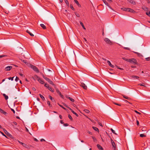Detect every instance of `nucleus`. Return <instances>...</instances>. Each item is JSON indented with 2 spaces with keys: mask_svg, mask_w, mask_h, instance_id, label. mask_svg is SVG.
I'll return each instance as SVG.
<instances>
[{
  "mask_svg": "<svg viewBox=\"0 0 150 150\" xmlns=\"http://www.w3.org/2000/svg\"><path fill=\"white\" fill-rule=\"evenodd\" d=\"M62 104H63L67 108H68L69 109V108H70L66 104H65L64 103H63Z\"/></svg>",
  "mask_w": 150,
  "mask_h": 150,
  "instance_id": "obj_38",
  "label": "nucleus"
},
{
  "mask_svg": "<svg viewBox=\"0 0 150 150\" xmlns=\"http://www.w3.org/2000/svg\"><path fill=\"white\" fill-rule=\"evenodd\" d=\"M4 130L6 134L7 135H8V134H9L6 129Z\"/></svg>",
  "mask_w": 150,
  "mask_h": 150,
  "instance_id": "obj_43",
  "label": "nucleus"
},
{
  "mask_svg": "<svg viewBox=\"0 0 150 150\" xmlns=\"http://www.w3.org/2000/svg\"><path fill=\"white\" fill-rule=\"evenodd\" d=\"M30 67L36 72L37 73L39 72V70L35 66L33 65L32 64H30Z\"/></svg>",
  "mask_w": 150,
  "mask_h": 150,
  "instance_id": "obj_2",
  "label": "nucleus"
},
{
  "mask_svg": "<svg viewBox=\"0 0 150 150\" xmlns=\"http://www.w3.org/2000/svg\"><path fill=\"white\" fill-rule=\"evenodd\" d=\"M142 9L145 11H147L148 10V8L146 7H144L142 8Z\"/></svg>",
  "mask_w": 150,
  "mask_h": 150,
  "instance_id": "obj_30",
  "label": "nucleus"
},
{
  "mask_svg": "<svg viewBox=\"0 0 150 150\" xmlns=\"http://www.w3.org/2000/svg\"><path fill=\"white\" fill-rule=\"evenodd\" d=\"M65 2L68 6H69V2L67 0H65Z\"/></svg>",
  "mask_w": 150,
  "mask_h": 150,
  "instance_id": "obj_34",
  "label": "nucleus"
},
{
  "mask_svg": "<svg viewBox=\"0 0 150 150\" xmlns=\"http://www.w3.org/2000/svg\"><path fill=\"white\" fill-rule=\"evenodd\" d=\"M145 59L146 60V61H149L150 60V57L146 58H145Z\"/></svg>",
  "mask_w": 150,
  "mask_h": 150,
  "instance_id": "obj_44",
  "label": "nucleus"
},
{
  "mask_svg": "<svg viewBox=\"0 0 150 150\" xmlns=\"http://www.w3.org/2000/svg\"><path fill=\"white\" fill-rule=\"evenodd\" d=\"M48 82L50 83V84L52 85H53L54 87H55V85L54 84L53 81H51V80H50V79L48 80Z\"/></svg>",
  "mask_w": 150,
  "mask_h": 150,
  "instance_id": "obj_12",
  "label": "nucleus"
},
{
  "mask_svg": "<svg viewBox=\"0 0 150 150\" xmlns=\"http://www.w3.org/2000/svg\"><path fill=\"white\" fill-rule=\"evenodd\" d=\"M3 95L5 97V99L6 100H7L8 99V97L6 95V94L4 93L3 94Z\"/></svg>",
  "mask_w": 150,
  "mask_h": 150,
  "instance_id": "obj_21",
  "label": "nucleus"
},
{
  "mask_svg": "<svg viewBox=\"0 0 150 150\" xmlns=\"http://www.w3.org/2000/svg\"><path fill=\"white\" fill-rule=\"evenodd\" d=\"M128 11H129L130 12L134 13L135 12V11H134L132 9L129 8V9L128 10Z\"/></svg>",
  "mask_w": 150,
  "mask_h": 150,
  "instance_id": "obj_16",
  "label": "nucleus"
},
{
  "mask_svg": "<svg viewBox=\"0 0 150 150\" xmlns=\"http://www.w3.org/2000/svg\"><path fill=\"white\" fill-rule=\"evenodd\" d=\"M33 78L35 80H37L38 81L40 80V78L38 76L36 75H35L34 76Z\"/></svg>",
  "mask_w": 150,
  "mask_h": 150,
  "instance_id": "obj_6",
  "label": "nucleus"
},
{
  "mask_svg": "<svg viewBox=\"0 0 150 150\" xmlns=\"http://www.w3.org/2000/svg\"><path fill=\"white\" fill-rule=\"evenodd\" d=\"M14 78V77H9L8 79L9 80H11V81H13V80Z\"/></svg>",
  "mask_w": 150,
  "mask_h": 150,
  "instance_id": "obj_39",
  "label": "nucleus"
},
{
  "mask_svg": "<svg viewBox=\"0 0 150 150\" xmlns=\"http://www.w3.org/2000/svg\"><path fill=\"white\" fill-rule=\"evenodd\" d=\"M83 111L86 113H88L90 112L89 110H84Z\"/></svg>",
  "mask_w": 150,
  "mask_h": 150,
  "instance_id": "obj_32",
  "label": "nucleus"
},
{
  "mask_svg": "<svg viewBox=\"0 0 150 150\" xmlns=\"http://www.w3.org/2000/svg\"><path fill=\"white\" fill-rule=\"evenodd\" d=\"M111 141L112 145L113 147L114 150H116V145H115V143L114 142V141L112 139H111Z\"/></svg>",
  "mask_w": 150,
  "mask_h": 150,
  "instance_id": "obj_4",
  "label": "nucleus"
},
{
  "mask_svg": "<svg viewBox=\"0 0 150 150\" xmlns=\"http://www.w3.org/2000/svg\"><path fill=\"white\" fill-rule=\"evenodd\" d=\"M58 105H59L63 109H64V110H66V109L64 107H63V106H62L61 105H60L59 104H58Z\"/></svg>",
  "mask_w": 150,
  "mask_h": 150,
  "instance_id": "obj_52",
  "label": "nucleus"
},
{
  "mask_svg": "<svg viewBox=\"0 0 150 150\" xmlns=\"http://www.w3.org/2000/svg\"><path fill=\"white\" fill-rule=\"evenodd\" d=\"M6 56V55H4V54L1 55H0V58L3 57H4Z\"/></svg>",
  "mask_w": 150,
  "mask_h": 150,
  "instance_id": "obj_47",
  "label": "nucleus"
},
{
  "mask_svg": "<svg viewBox=\"0 0 150 150\" xmlns=\"http://www.w3.org/2000/svg\"><path fill=\"white\" fill-rule=\"evenodd\" d=\"M44 29H45L46 28V27L45 25L43 24H41L40 25Z\"/></svg>",
  "mask_w": 150,
  "mask_h": 150,
  "instance_id": "obj_18",
  "label": "nucleus"
},
{
  "mask_svg": "<svg viewBox=\"0 0 150 150\" xmlns=\"http://www.w3.org/2000/svg\"><path fill=\"white\" fill-rule=\"evenodd\" d=\"M98 124L100 126H103L102 124L100 122H98Z\"/></svg>",
  "mask_w": 150,
  "mask_h": 150,
  "instance_id": "obj_62",
  "label": "nucleus"
},
{
  "mask_svg": "<svg viewBox=\"0 0 150 150\" xmlns=\"http://www.w3.org/2000/svg\"><path fill=\"white\" fill-rule=\"evenodd\" d=\"M64 125L65 126H67L68 125V124L67 123H65L64 124Z\"/></svg>",
  "mask_w": 150,
  "mask_h": 150,
  "instance_id": "obj_59",
  "label": "nucleus"
},
{
  "mask_svg": "<svg viewBox=\"0 0 150 150\" xmlns=\"http://www.w3.org/2000/svg\"><path fill=\"white\" fill-rule=\"evenodd\" d=\"M32 88V90L33 91H35L36 90L35 88H34V87H33V88Z\"/></svg>",
  "mask_w": 150,
  "mask_h": 150,
  "instance_id": "obj_64",
  "label": "nucleus"
},
{
  "mask_svg": "<svg viewBox=\"0 0 150 150\" xmlns=\"http://www.w3.org/2000/svg\"><path fill=\"white\" fill-rule=\"evenodd\" d=\"M56 92L58 93L59 94V95L62 98H63L64 96L61 94V92L58 89H56Z\"/></svg>",
  "mask_w": 150,
  "mask_h": 150,
  "instance_id": "obj_8",
  "label": "nucleus"
},
{
  "mask_svg": "<svg viewBox=\"0 0 150 150\" xmlns=\"http://www.w3.org/2000/svg\"><path fill=\"white\" fill-rule=\"evenodd\" d=\"M47 104L48 105H49V106H50V107H52V105L50 104V101H47Z\"/></svg>",
  "mask_w": 150,
  "mask_h": 150,
  "instance_id": "obj_36",
  "label": "nucleus"
},
{
  "mask_svg": "<svg viewBox=\"0 0 150 150\" xmlns=\"http://www.w3.org/2000/svg\"><path fill=\"white\" fill-rule=\"evenodd\" d=\"M11 110L14 113H15V110L11 108Z\"/></svg>",
  "mask_w": 150,
  "mask_h": 150,
  "instance_id": "obj_63",
  "label": "nucleus"
},
{
  "mask_svg": "<svg viewBox=\"0 0 150 150\" xmlns=\"http://www.w3.org/2000/svg\"><path fill=\"white\" fill-rule=\"evenodd\" d=\"M93 128L94 130L96 131H99L98 129L96 127H93Z\"/></svg>",
  "mask_w": 150,
  "mask_h": 150,
  "instance_id": "obj_24",
  "label": "nucleus"
},
{
  "mask_svg": "<svg viewBox=\"0 0 150 150\" xmlns=\"http://www.w3.org/2000/svg\"><path fill=\"white\" fill-rule=\"evenodd\" d=\"M69 110H70L71 112L74 114H75L77 117H78L79 115L77 114L74 111H73L72 110L71 108H69Z\"/></svg>",
  "mask_w": 150,
  "mask_h": 150,
  "instance_id": "obj_13",
  "label": "nucleus"
},
{
  "mask_svg": "<svg viewBox=\"0 0 150 150\" xmlns=\"http://www.w3.org/2000/svg\"><path fill=\"white\" fill-rule=\"evenodd\" d=\"M116 67H117V68L118 69H121V70H123V69H122L121 68H120L119 67H118L116 66Z\"/></svg>",
  "mask_w": 150,
  "mask_h": 150,
  "instance_id": "obj_60",
  "label": "nucleus"
},
{
  "mask_svg": "<svg viewBox=\"0 0 150 150\" xmlns=\"http://www.w3.org/2000/svg\"><path fill=\"white\" fill-rule=\"evenodd\" d=\"M113 103L114 104H115L116 105H119V106H121V105L120 104H118V103H116L115 102H113Z\"/></svg>",
  "mask_w": 150,
  "mask_h": 150,
  "instance_id": "obj_55",
  "label": "nucleus"
},
{
  "mask_svg": "<svg viewBox=\"0 0 150 150\" xmlns=\"http://www.w3.org/2000/svg\"><path fill=\"white\" fill-rule=\"evenodd\" d=\"M103 2L106 5L108 4V3L106 2L105 0H102Z\"/></svg>",
  "mask_w": 150,
  "mask_h": 150,
  "instance_id": "obj_50",
  "label": "nucleus"
},
{
  "mask_svg": "<svg viewBox=\"0 0 150 150\" xmlns=\"http://www.w3.org/2000/svg\"><path fill=\"white\" fill-rule=\"evenodd\" d=\"M146 14L147 15L150 17V11L149 12H146Z\"/></svg>",
  "mask_w": 150,
  "mask_h": 150,
  "instance_id": "obj_37",
  "label": "nucleus"
},
{
  "mask_svg": "<svg viewBox=\"0 0 150 150\" xmlns=\"http://www.w3.org/2000/svg\"><path fill=\"white\" fill-rule=\"evenodd\" d=\"M19 80V78L17 76L16 77V78L15 79V80L16 82H17Z\"/></svg>",
  "mask_w": 150,
  "mask_h": 150,
  "instance_id": "obj_40",
  "label": "nucleus"
},
{
  "mask_svg": "<svg viewBox=\"0 0 150 150\" xmlns=\"http://www.w3.org/2000/svg\"><path fill=\"white\" fill-rule=\"evenodd\" d=\"M45 80H46L47 81H48V80L50 79H49V78H47V77H45Z\"/></svg>",
  "mask_w": 150,
  "mask_h": 150,
  "instance_id": "obj_57",
  "label": "nucleus"
},
{
  "mask_svg": "<svg viewBox=\"0 0 150 150\" xmlns=\"http://www.w3.org/2000/svg\"><path fill=\"white\" fill-rule=\"evenodd\" d=\"M44 86H45V87H47V88H48V87H49L48 85V84H46V83H45V85Z\"/></svg>",
  "mask_w": 150,
  "mask_h": 150,
  "instance_id": "obj_53",
  "label": "nucleus"
},
{
  "mask_svg": "<svg viewBox=\"0 0 150 150\" xmlns=\"http://www.w3.org/2000/svg\"><path fill=\"white\" fill-rule=\"evenodd\" d=\"M38 81L42 84H43L44 83V82L40 78V80Z\"/></svg>",
  "mask_w": 150,
  "mask_h": 150,
  "instance_id": "obj_23",
  "label": "nucleus"
},
{
  "mask_svg": "<svg viewBox=\"0 0 150 150\" xmlns=\"http://www.w3.org/2000/svg\"><path fill=\"white\" fill-rule=\"evenodd\" d=\"M74 1L75 2L77 5L79 7H81V5L79 3L78 1L77 0H74Z\"/></svg>",
  "mask_w": 150,
  "mask_h": 150,
  "instance_id": "obj_15",
  "label": "nucleus"
},
{
  "mask_svg": "<svg viewBox=\"0 0 150 150\" xmlns=\"http://www.w3.org/2000/svg\"><path fill=\"white\" fill-rule=\"evenodd\" d=\"M121 9L123 11H128V10L129 9V8H121Z\"/></svg>",
  "mask_w": 150,
  "mask_h": 150,
  "instance_id": "obj_14",
  "label": "nucleus"
},
{
  "mask_svg": "<svg viewBox=\"0 0 150 150\" xmlns=\"http://www.w3.org/2000/svg\"><path fill=\"white\" fill-rule=\"evenodd\" d=\"M68 117L69 118L72 120V117H71V115H68Z\"/></svg>",
  "mask_w": 150,
  "mask_h": 150,
  "instance_id": "obj_41",
  "label": "nucleus"
},
{
  "mask_svg": "<svg viewBox=\"0 0 150 150\" xmlns=\"http://www.w3.org/2000/svg\"><path fill=\"white\" fill-rule=\"evenodd\" d=\"M110 130H111L112 131V133H113L115 134H116L115 133V131H114V130H113L112 128H111L110 129Z\"/></svg>",
  "mask_w": 150,
  "mask_h": 150,
  "instance_id": "obj_35",
  "label": "nucleus"
},
{
  "mask_svg": "<svg viewBox=\"0 0 150 150\" xmlns=\"http://www.w3.org/2000/svg\"><path fill=\"white\" fill-rule=\"evenodd\" d=\"M137 125L138 126L139 125V121L138 120H137Z\"/></svg>",
  "mask_w": 150,
  "mask_h": 150,
  "instance_id": "obj_61",
  "label": "nucleus"
},
{
  "mask_svg": "<svg viewBox=\"0 0 150 150\" xmlns=\"http://www.w3.org/2000/svg\"><path fill=\"white\" fill-rule=\"evenodd\" d=\"M132 78L134 79H138L139 78V77L137 76H132Z\"/></svg>",
  "mask_w": 150,
  "mask_h": 150,
  "instance_id": "obj_22",
  "label": "nucleus"
},
{
  "mask_svg": "<svg viewBox=\"0 0 150 150\" xmlns=\"http://www.w3.org/2000/svg\"><path fill=\"white\" fill-rule=\"evenodd\" d=\"M125 49V50H130V48H129V47H123Z\"/></svg>",
  "mask_w": 150,
  "mask_h": 150,
  "instance_id": "obj_48",
  "label": "nucleus"
},
{
  "mask_svg": "<svg viewBox=\"0 0 150 150\" xmlns=\"http://www.w3.org/2000/svg\"><path fill=\"white\" fill-rule=\"evenodd\" d=\"M18 142L21 144L22 146L23 145V144H24V143L22 142H20L19 141V140H18Z\"/></svg>",
  "mask_w": 150,
  "mask_h": 150,
  "instance_id": "obj_51",
  "label": "nucleus"
},
{
  "mask_svg": "<svg viewBox=\"0 0 150 150\" xmlns=\"http://www.w3.org/2000/svg\"><path fill=\"white\" fill-rule=\"evenodd\" d=\"M125 60L131 63H134V64H137V60L135 59L134 58L128 59H126Z\"/></svg>",
  "mask_w": 150,
  "mask_h": 150,
  "instance_id": "obj_1",
  "label": "nucleus"
},
{
  "mask_svg": "<svg viewBox=\"0 0 150 150\" xmlns=\"http://www.w3.org/2000/svg\"><path fill=\"white\" fill-rule=\"evenodd\" d=\"M92 137L94 141H96V139L95 137Z\"/></svg>",
  "mask_w": 150,
  "mask_h": 150,
  "instance_id": "obj_49",
  "label": "nucleus"
},
{
  "mask_svg": "<svg viewBox=\"0 0 150 150\" xmlns=\"http://www.w3.org/2000/svg\"><path fill=\"white\" fill-rule=\"evenodd\" d=\"M122 96H123V97L126 99H128V100H129L130 99V98L128 97L127 96H125V95H122Z\"/></svg>",
  "mask_w": 150,
  "mask_h": 150,
  "instance_id": "obj_26",
  "label": "nucleus"
},
{
  "mask_svg": "<svg viewBox=\"0 0 150 150\" xmlns=\"http://www.w3.org/2000/svg\"><path fill=\"white\" fill-rule=\"evenodd\" d=\"M70 7L71 8V9H72V10H74V8L73 7L72 5H70Z\"/></svg>",
  "mask_w": 150,
  "mask_h": 150,
  "instance_id": "obj_42",
  "label": "nucleus"
},
{
  "mask_svg": "<svg viewBox=\"0 0 150 150\" xmlns=\"http://www.w3.org/2000/svg\"><path fill=\"white\" fill-rule=\"evenodd\" d=\"M140 137H146V136L143 134H140Z\"/></svg>",
  "mask_w": 150,
  "mask_h": 150,
  "instance_id": "obj_33",
  "label": "nucleus"
},
{
  "mask_svg": "<svg viewBox=\"0 0 150 150\" xmlns=\"http://www.w3.org/2000/svg\"><path fill=\"white\" fill-rule=\"evenodd\" d=\"M12 68V67L10 66H8L6 67L5 69V70L6 71H10Z\"/></svg>",
  "mask_w": 150,
  "mask_h": 150,
  "instance_id": "obj_5",
  "label": "nucleus"
},
{
  "mask_svg": "<svg viewBox=\"0 0 150 150\" xmlns=\"http://www.w3.org/2000/svg\"><path fill=\"white\" fill-rule=\"evenodd\" d=\"M48 88L49 90H50L51 92H54L53 90L52 89V88L51 87L49 86V87H48Z\"/></svg>",
  "mask_w": 150,
  "mask_h": 150,
  "instance_id": "obj_29",
  "label": "nucleus"
},
{
  "mask_svg": "<svg viewBox=\"0 0 150 150\" xmlns=\"http://www.w3.org/2000/svg\"><path fill=\"white\" fill-rule=\"evenodd\" d=\"M80 25L82 26V27L83 28V29H84V30H86V28H85V27L84 25H83V23L81 22V21H80Z\"/></svg>",
  "mask_w": 150,
  "mask_h": 150,
  "instance_id": "obj_20",
  "label": "nucleus"
},
{
  "mask_svg": "<svg viewBox=\"0 0 150 150\" xmlns=\"http://www.w3.org/2000/svg\"><path fill=\"white\" fill-rule=\"evenodd\" d=\"M134 52V53L137 54V55L139 57H142L143 56L141 54H140V53H139L136 52Z\"/></svg>",
  "mask_w": 150,
  "mask_h": 150,
  "instance_id": "obj_17",
  "label": "nucleus"
},
{
  "mask_svg": "<svg viewBox=\"0 0 150 150\" xmlns=\"http://www.w3.org/2000/svg\"><path fill=\"white\" fill-rule=\"evenodd\" d=\"M26 32H27V33H29L30 35H31V36H34V35L33 34L31 33L30 32V31L28 30H27L26 31Z\"/></svg>",
  "mask_w": 150,
  "mask_h": 150,
  "instance_id": "obj_19",
  "label": "nucleus"
},
{
  "mask_svg": "<svg viewBox=\"0 0 150 150\" xmlns=\"http://www.w3.org/2000/svg\"><path fill=\"white\" fill-rule=\"evenodd\" d=\"M97 146L99 150H103L102 147L99 144H97Z\"/></svg>",
  "mask_w": 150,
  "mask_h": 150,
  "instance_id": "obj_9",
  "label": "nucleus"
},
{
  "mask_svg": "<svg viewBox=\"0 0 150 150\" xmlns=\"http://www.w3.org/2000/svg\"><path fill=\"white\" fill-rule=\"evenodd\" d=\"M49 98L51 100H52L53 99V98L52 97L50 96H49Z\"/></svg>",
  "mask_w": 150,
  "mask_h": 150,
  "instance_id": "obj_58",
  "label": "nucleus"
},
{
  "mask_svg": "<svg viewBox=\"0 0 150 150\" xmlns=\"http://www.w3.org/2000/svg\"><path fill=\"white\" fill-rule=\"evenodd\" d=\"M139 85H140L141 86H144V87H146V86H145V85H144V83H143V84H138Z\"/></svg>",
  "mask_w": 150,
  "mask_h": 150,
  "instance_id": "obj_46",
  "label": "nucleus"
},
{
  "mask_svg": "<svg viewBox=\"0 0 150 150\" xmlns=\"http://www.w3.org/2000/svg\"><path fill=\"white\" fill-rule=\"evenodd\" d=\"M68 99L72 102H74V99L70 97H68Z\"/></svg>",
  "mask_w": 150,
  "mask_h": 150,
  "instance_id": "obj_31",
  "label": "nucleus"
},
{
  "mask_svg": "<svg viewBox=\"0 0 150 150\" xmlns=\"http://www.w3.org/2000/svg\"><path fill=\"white\" fill-rule=\"evenodd\" d=\"M134 112H136V113H137V114H139V115H140V114H141L140 113V112H138L137 111V110H134Z\"/></svg>",
  "mask_w": 150,
  "mask_h": 150,
  "instance_id": "obj_54",
  "label": "nucleus"
},
{
  "mask_svg": "<svg viewBox=\"0 0 150 150\" xmlns=\"http://www.w3.org/2000/svg\"><path fill=\"white\" fill-rule=\"evenodd\" d=\"M104 40L107 44L110 45H112V42L108 38H105L104 39Z\"/></svg>",
  "mask_w": 150,
  "mask_h": 150,
  "instance_id": "obj_3",
  "label": "nucleus"
},
{
  "mask_svg": "<svg viewBox=\"0 0 150 150\" xmlns=\"http://www.w3.org/2000/svg\"><path fill=\"white\" fill-rule=\"evenodd\" d=\"M81 86L85 89H86L87 88V87L86 86L85 84L83 83H81Z\"/></svg>",
  "mask_w": 150,
  "mask_h": 150,
  "instance_id": "obj_7",
  "label": "nucleus"
},
{
  "mask_svg": "<svg viewBox=\"0 0 150 150\" xmlns=\"http://www.w3.org/2000/svg\"><path fill=\"white\" fill-rule=\"evenodd\" d=\"M45 80H46L47 81H48V80L50 79H49V78H47V77H45Z\"/></svg>",
  "mask_w": 150,
  "mask_h": 150,
  "instance_id": "obj_56",
  "label": "nucleus"
},
{
  "mask_svg": "<svg viewBox=\"0 0 150 150\" xmlns=\"http://www.w3.org/2000/svg\"><path fill=\"white\" fill-rule=\"evenodd\" d=\"M129 2L132 4H136V2H135L134 1H133V0H130V1H129Z\"/></svg>",
  "mask_w": 150,
  "mask_h": 150,
  "instance_id": "obj_27",
  "label": "nucleus"
},
{
  "mask_svg": "<svg viewBox=\"0 0 150 150\" xmlns=\"http://www.w3.org/2000/svg\"><path fill=\"white\" fill-rule=\"evenodd\" d=\"M0 112L3 113L4 115H6L7 114V113L4 111L2 109L0 108Z\"/></svg>",
  "mask_w": 150,
  "mask_h": 150,
  "instance_id": "obj_11",
  "label": "nucleus"
},
{
  "mask_svg": "<svg viewBox=\"0 0 150 150\" xmlns=\"http://www.w3.org/2000/svg\"><path fill=\"white\" fill-rule=\"evenodd\" d=\"M75 15L78 17H79L80 15L78 13H75Z\"/></svg>",
  "mask_w": 150,
  "mask_h": 150,
  "instance_id": "obj_45",
  "label": "nucleus"
},
{
  "mask_svg": "<svg viewBox=\"0 0 150 150\" xmlns=\"http://www.w3.org/2000/svg\"><path fill=\"white\" fill-rule=\"evenodd\" d=\"M107 62L109 64V65L112 68H114V65H112L110 63V62L109 61V60L107 61Z\"/></svg>",
  "mask_w": 150,
  "mask_h": 150,
  "instance_id": "obj_10",
  "label": "nucleus"
},
{
  "mask_svg": "<svg viewBox=\"0 0 150 150\" xmlns=\"http://www.w3.org/2000/svg\"><path fill=\"white\" fill-rule=\"evenodd\" d=\"M23 146L24 147H25V148H28V145H27L26 144H25L24 143L23 144Z\"/></svg>",
  "mask_w": 150,
  "mask_h": 150,
  "instance_id": "obj_28",
  "label": "nucleus"
},
{
  "mask_svg": "<svg viewBox=\"0 0 150 150\" xmlns=\"http://www.w3.org/2000/svg\"><path fill=\"white\" fill-rule=\"evenodd\" d=\"M39 95H40V97L43 100H45V98L43 96H42V95H41V94H39Z\"/></svg>",
  "mask_w": 150,
  "mask_h": 150,
  "instance_id": "obj_25",
  "label": "nucleus"
}]
</instances>
